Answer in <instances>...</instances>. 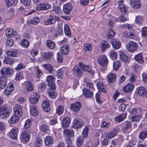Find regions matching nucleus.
<instances>
[{"mask_svg": "<svg viewBox=\"0 0 147 147\" xmlns=\"http://www.w3.org/2000/svg\"><path fill=\"white\" fill-rule=\"evenodd\" d=\"M46 79L49 87L48 88V94L50 98H55L57 95L55 92L56 86L54 83V77L53 76L49 75L47 76Z\"/></svg>", "mask_w": 147, "mask_h": 147, "instance_id": "obj_1", "label": "nucleus"}, {"mask_svg": "<svg viewBox=\"0 0 147 147\" xmlns=\"http://www.w3.org/2000/svg\"><path fill=\"white\" fill-rule=\"evenodd\" d=\"M11 111L6 104H4L0 106V118L6 119L8 118Z\"/></svg>", "mask_w": 147, "mask_h": 147, "instance_id": "obj_2", "label": "nucleus"}, {"mask_svg": "<svg viewBox=\"0 0 147 147\" xmlns=\"http://www.w3.org/2000/svg\"><path fill=\"white\" fill-rule=\"evenodd\" d=\"M1 75L5 78L9 77L11 75H12L14 73L13 70L11 68L2 67L0 71Z\"/></svg>", "mask_w": 147, "mask_h": 147, "instance_id": "obj_3", "label": "nucleus"}, {"mask_svg": "<svg viewBox=\"0 0 147 147\" xmlns=\"http://www.w3.org/2000/svg\"><path fill=\"white\" fill-rule=\"evenodd\" d=\"M126 47L128 50L131 53H133L138 49L137 43L134 41H129L127 44Z\"/></svg>", "mask_w": 147, "mask_h": 147, "instance_id": "obj_4", "label": "nucleus"}, {"mask_svg": "<svg viewBox=\"0 0 147 147\" xmlns=\"http://www.w3.org/2000/svg\"><path fill=\"white\" fill-rule=\"evenodd\" d=\"M40 96L36 92H32L30 95L29 98L30 102L33 104L37 103L40 98Z\"/></svg>", "mask_w": 147, "mask_h": 147, "instance_id": "obj_5", "label": "nucleus"}, {"mask_svg": "<svg viewBox=\"0 0 147 147\" xmlns=\"http://www.w3.org/2000/svg\"><path fill=\"white\" fill-rule=\"evenodd\" d=\"M84 122L81 119L76 118L74 120L72 127L74 128L77 129L80 128L84 125Z\"/></svg>", "mask_w": 147, "mask_h": 147, "instance_id": "obj_6", "label": "nucleus"}, {"mask_svg": "<svg viewBox=\"0 0 147 147\" xmlns=\"http://www.w3.org/2000/svg\"><path fill=\"white\" fill-rule=\"evenodd\" d=\"M51 5L47 3H42L38 4L36 6V9L38 10H47L51 8Z\"/></svg>", "mask_w": 147, "mask_h": 147, "instance_id": "obj_7", "label": "nucleus"}, {"mask_svg": "<svg viewBox=\"0 0 147 147\" xmlns=\"http://www.w3.org/2000/svg\"><path fill=\"white\" fill-rule=\"evenodd\" d=\"M30 138V136L28 132L23 131L20 134V139L21 141L23 143L28 142Z\"/></svg>", "mask_w": 147, "mask_h": 147, "instance_id": "obj_8", "label": "nucleus"}, {"mask_svg": "<svg viewBox=\"0 0 147 147\" xmlns=\"http://www.w3.org/2000/svg\"><path fill=\"white\" fill-rule=\"evenodd\" d=\"M136 91L138 95L143 97H147V90L143 86H140L137 88Z\"/></svg>", "mask_w": 147, "mask_h": 147, "instance_id": "obj_9", "label": "nucleus"}, {"mask_svg": "<svg viewBox=\"0 0 147 147\" xmlns=\"http://www.w3.org/2000/svg\"><path fill=\"white\" fill-rule=\"evenodd\" d=\"M97 61L100 65L105 66L107 64L108 60L106 56L102 55L97 59Z\"/></svg>", "mask_w": 147, "mask_h": 147, "instance_id": "obj_10", "label": "nucleus"}, {"mask_svg": "<svg viewBox=\"0 0 147 147\" xmlns=\"http://www.w3.org/2000/svg\"><path fill=\"white\" fill-rule=\"evenodd\" d=\"M72 72L74 75L77 78L80 77L82 75L81 68L78 65H76L73 68Z\"/></svg>", "mask_w": 147, "mask_h": 147, "instance_id": "obj_11", "label": "nucleus"}, {"mask_svg": "<svg viewBox=\"0 0 147 147\" xmlns=\"http://www.w3.org/2000/svg\"><path fill=\"white\" fill-rule=\"evenodd\" d=\"M81 106V103L79 101H77L75 103L71 104L70 108L71 110L73 112H77L79 111Z\"/></svg>", "mask_w": 147, "mask_h": 147, "instance_id": "obj_12", "label": "nucleus"}, {"mask_svg": "<svg viewBox=\"0 0 147 147\" xmlns=\"http://www.w3.org/2000/svg\"><path fill=\"white\" fill-rule=\"evenodd\" d=\"M99 47L102 51L104 52L106 49L110 47L109 42L105 40H102L99 45Z\"/></svg>", "mask_w": 147, "mask_h": 147, "instance_id": "obj_13", "label": "nucleus"}, {"mask_svg": "<svg viewBox=\"0 0 147 147\" xmlns=\"http://www.w3.org/2000/svg\"><path fill=\"white\" fill-rule=\"evenodd\" d=\"M110 42L113 48L115 50L119 49L121 45V42L118 39H113Z\"/></svg>", "mask_w": 147, "mask_h": 147, "instance_id": "obj_14", "label": "nucleus"}, {"mask_svg": "<svg viewBox=\"0 0 147 147\" xmlns=\"http://www.w3.org/2000/svg\"><path fill=\"white\" fill-rule=\"evenodd\" d=\"M14 114L21 117L22 114V109L21 106L19 105H16L13 108Z\"/></svg>", "mask_w": 147, "mask_h": 147, "instance_id": "obj_15", "label": "nucleus"}, {"mask_svg": "<svg viewBox=\"0 0 147 147\" xmlns=\"http://www.w3.org/2000/svg\"><path fill=\"white\" fill-rule=\"evenodd\" d=\"M134 88V85L131 83L128 84L122 88V91L124 93H128L131 92Z\"/></svg>", "mask_w": 147, "mask_h": 147, "instance_id": "obj_16", "label": "nucleus"}, {"mask_svg": "<svg viewBox=\"0 0 147 147\" xmlns=\"http://www.w3.org/2000/svg\"><path fill=\"white\" fill-rule=\"evenodd\" d=\"M14 89V86L13 84L12 83H9L5 90L4 92L6 95H9L13 91Z\"/></svg>", "mask_w": 147, "mask_h": 147, "instance_id": "obj_17", "label": "nucleus"}, {"mask_svg": "<svg viewBox=\"0 0 147 147\" xmlns=\"http://www.w3.org/2000/svg\"><path fill=\"white\" fill-rule=\"evenodd\" d=\"M63 134L64 137L67 138L73 137L74 134V132L73 130L65 129H64Z\"/></svg>", "mask_w": 147, "mask_h": 147, "instance_id": "obj_18", "label": "nucleus"}, {"mask_svg": "<svg viewBox=\"0 0 147 147\" xmlns=\"http://www.w3.org/2000/svg\"><path fill=\"white\" fill-rule=\"evenodd\" d=\"M72 9L71 4L69 3H67L63 5V10L64 13L66 14H69L70 13Z\"/></svg>", "mask_w": 147, "mask_h": 147, "instance_id": "obj_19", "label": "nucleus"}, {"mask_svg": "<svg viewBox=\"0 0 147 147\" xmlns=\"http://www.w3.org/2000/svg\"><path fill=\"white\" fill-rule=\"evenodd\" d=\"M25 88L27 91H32L34 90V85L32 83L29 81L24 82Z\"/></svg>", "mask_w": 147, "mask_h": 147, "instance_id": "obj_20", "label": "nucleus"}, {"mask_svg": "<svg viewBox=\"0 0 147 147\" xmlns=\"http://www.w3.org/2000/svg\"><path fill=\"white\" fill-rule=\"evenodd\" d=\"M18 130L17 128H13L10 131L9 136L10 138L13 140L17 139Z\"/></svg>", "mask_w": 147, "mask_h": 147, "instance_id": "obj_21", "label": "nucleus"}, {"mask_svg": "<svg viewBox=\"0 0 147 147\" xmlns=\"http://www.w3.org/2000/svg\"><path fill=\"white\" fill-rule=\"evenodd\" d=\"M117 133V130L116 128H113L111 132L109 133H107L105 135L106 138L109 139H111L115 137Z\"/></svg>", "mask_w": 147, "mask_h": 147, "instance_id": "obj_22", "label": "nucleus"}, {"mask_svg": "<svg viewBox=\"0 0 147 147\" xmlns=\"http://www.w3.org/2000/svg\"><path fill=\"white\" fill-rule=\"evenodd\" d=\"M134 59L139 63L142 64L144 62L143 55L142 53H140L135 55Z\"/></svg>", "mask_w": 147, "mask_h": 147, "instance_id": "obj_23", "label": "nucleus"}, {"mask_svg": "<svg viewBox=\"0 0 147 147\" xmlns=\"http://www.w3.org/2000/svg\"><path fill=\"white\" fill-rule=\"evenodd\" d=\"M15 60L14 58L9 57H5L3 60V63L6 64L10 65H12L15 62Z\"/></svg>", "mask_w": 147, "mask_h": 147, "instance_id": "obj_24", "label": "nucleus"}, {"mask_svg": "<svg viewBox=\"0 0 147 147\" xmlns=\"http://www.w3.org/2000/svg\"><path fill=\"white\" fill-rule=\"evenodd\" d=\"M82 91L83 94L85 97L87 98H92L93 96V93L88 89L84 88L82 90Z\"/></svg>", "mask_w": 147, "mask_h": 147, "instance_id": "obj_25", "label": "nucleus"}, {"mask_svg": "<svg viewBox=\"0 0 147 147\" xmlns=\"http://www.w3.org/2000/svg\"><path fill=\"white\" fill-rule=\"evenodd\" d=\"M123 126L122 127V130L124 131L131 128L132 124L128 121H125L123 123Z\"/></svg>", "mask_w": 147, "mask_h": 147, "instance_id": "obj_26", "label": "nucleus"}, {"mask_svg": "<svg viewBox=\"0 0 147 147\" xmlns=\"http://www.w3.org/2000/svg\"><path fill=\"white\" fill-rule=\"evenodd\" d=\"M42 105L43 110L47 112H48L50 110V107L49 102L47 100L43 101L42 103Z\"/></svg>", "mask_w": 147, "mask_h": 147, "instance_id": "obj_27", "label": "nucleus"}, {"mask_svg": "<svg viewBox=\"0 0 147 147\" xmlns=\"http://www.w3.org/2000/svg\"><path fill=\"white\" fill-rule=\"evenodd\" d=\"M107 79L108 82L109 83H114L116 79V75L113 74L111 73L107 76Z\"/></svg>", "mask_w": 147, "mask_h": 147, "instance_id": "obj_28", "label": "nucleus"}, {"mask_svg": "<svg viewBox=\"0 0 147 147\" xmlns=\"http://www.w3.org/2000/svg\"><path fill=\"white\" fill-rule=\"evenodd\" d=\"M123 36L125 38H129L131 39H134L136 37V35L134 32L127 31L123 33Z\"/></svg>", "mask_w": 147, "mask_h": 147, "instance_id": "obj_29", "label": "nucleus"}, {"mask_svg": "<svg viewBox=\"0 0 147 147\" xmlns=\"http://www.w3.org/2000/svg\"><path fill=\"white\" fill-rule=\"evenodd\" d=\"M131 4L132 6L135 9L139 8L141 6L139 0H131Z\"/></svg>", "mask_w": 147, "mask_h": 147, "instance_id": "obj_30", "label": "nucleus"}, {"mask_svg": "<svg viewBox=\"0 0 147 147\" xmlns=\"http://www.w3.org/2000/svg\"><path fill=\"white\" fill-rule=\"evenodd\" d=\"M7 79L4 77L0 76V89H3L7 84Z\"/></svg>", "mask_w": 147, "mask_h": 147, "instance_id": "obj_31", "label": "nucleus"}, {"mask_svg": "<svg viewBox=\"0 0 147 147\" xmlns=\"http://www.w3.org/2000/svg\"><path fill=\"white\" fill-rule=\"evenodd\" d=\"M70 123L69 118L66 117L64 118L61 123V125L62 127H68Z\"/></svg>", "mask_w": 147, "mask_h": 147, "instance_id": "obj_32", "label": "nucleus"}, {"mask_svg": "<svg viewBox=\"0 0 147 147\" xmlns=\"http://www.w3.org/2000/svg\"><path fill=\"white\" fill-rule=\"evenodd\" d=\"M84 138L82 136L78 137L76 140V144L78 147H82L83 144Z\"/></svg>", "mask_w": 147, "mask_h": 147, "instance_id": "obj_33", "label": "nucleus"}, {"mask_svg": "<svg viewBox=\"0 0 147 147\" xmlns=\"http://www.w3.org/2000/svg\"><path fill=\"white\" fill-rule=\"evenodd\" d=\"M69 46L68 45L63 46L61 49V53L65 55H68L69 51Z\"/></svg>", "mask_w": 147, "mask_h": 147, "instance_id": "obj_34", "label": "nucleus"}, {"mask_svg": "<svg viewBox=\"0 0 147 147\" xmlns=\"http://www.w3.org/2000/svg\"><path fill=\"white\" fill-rule=\"evenodd\" d=\"M20 117L14 114L9 119L8 122L10 124H14L15 123L19 121Z\"/></svg>", "mask_w": 147, "mask_h": 147, "instance_id": "obj_35", "label": "nucleus"}, {"mask_svg": "<svg viewBox=\"0 0 147 147\" xmlns=\"http://www.w3.org/2000/svg\"><path fill=\"white\" fill-rule=\"evenodd\" d=\"M30 112L32 115L33 116H37L38 114V111L37 108L34 105L30 106Z\"/></svg>", "mask_w": 147, "mask_h": 147, "instance_id": "obj_36", "label": "nucleus"}, {"mask_svg": "<svg viewBox=\"0 0 147 147\" xmlns=\"http://www.w3.org/2000/svg\"><path fill=\"white\" fill-rule=\"evenodd\" d=\"M36 140L34 143V147H42V141L41 138L37 137L36 138Z\"/></svg>", "mask_w": 147, "mask_h": 147, "instance_id": "obj_37", "label": "nucleus"}, {"mask_svg": "<svg viewBox=\"0 0 147 147\" xmlns=\"http://www.w3.org/2000/svg\"><path fill=\"white\" fill-rule=\"evenodd\" d=\"M45 143L46 145L50 146L54 143L53 139L51 137L47 136L45 139Z\"/></svg>", "mask_w": 147, "mask_h": 147, "instance_id": "obj_38", "label": "nucleus"}, {"mask_svg": "<svg viewBox=\"0 0 147 147\" xmlns=\"http://www.w3.org/2000/svg\"><path fill=\"white\" fill-rule=\"evenodd\" d=\"M83 50L85 52L91 51L92 46L90 43H85L83 44Z\"/></svg>", "mask_w": 147, "mask_h": 147, "instance_id": "obj_39", "label": "nucleus"}, {"mask_svg": "<svg viewBox=\"0 0 147 147\" xmlns=\"http://www.w3.org/2000/svg\"><path fill=\"white\" fill-rule=\"evenodd\" d=\"M18 52L17 50L7 51H6V54L8 56L13 57H16Z\"/></svg>", "mask_w": 147, "mask_h": 147, "instance_id": "obj_40", "label": "nucleus"}, {"mask_svg": "<svg viewBox=\"0 0 147 147\" xmlns=\"http://www.w3.org/2000/svg\"><path fill=\"white\" fill-rule=\"evenodd\" d=\"M97 85L98 88L100 91L104 93H106V91L105 88V86L102 82H97Z\"/></svg>", "mask_w": 147, "mask_h": 147, "instance_id": "obj_41", "label": "nucleus"}, {"mask_svg": "<svg viewBox=\"0 0 147 147\" xmlns=\"http://www.w3.org/2000/svg\"><path fill=\"white\" fill-rule=\"evenodd\" d=\"M53 56V55L52 53L51 52L44 53L42 55L43 58L47 60H50L51 59V57Z\"/></svg>", "mask_w": 147, "mask_h": 147, "instance_id": "obj_42", "label": "nucleus"}, {"mask_svg": "<svg viewBox=\"0 0 147 147\" xmlns=\"http://www.w3.org/2000/svg\"><path fill=\"white\" fill-rule=\"evenodd\" d=\"M120 59L125 62L127 63L128 62V59L129 58L126 54L123 52H121L119 53Z\"/></svg>", "mask_w": 147, "mask_h": 147, "instance_id": "obj_43", "label": "nucleus"}, {"mask_svg": "<svg viewBox=\"0 0 147 147\" xmlns=\"http://www.w3.org/2000/svg\"><path fill=\"white\" fill-rule=\"evenodd\" d=\"M121 63L119 61L116 60L113 62V69L114 71H117L121 66Z\"/></svg>", "mask_w": 147, "mask_h": 147, "instance_id": "obj_44", "label": "nucleus"}, {"mask_svg": "<svg viewBox=\"0 0 147 147\" xmlns=\"http://www.w3.org/2000/svg\"><path fill=\"white\" fill-rule=\"evenodd\" d=\"M40 130L43 132L48 134L50 132L48 126L45 124H43L40 127Z\"/></svg>", "mask_w": 147, "mask_h": 147, "instance_id": "obj_45", "label": "nucleus"}, {"mask_svg": "<svg viewBox=\"0 0 147 147\" xmlns=\"http://www.w3.org/2000/svg\"><path fill=\"white\" fill-rule=\"evenodd\" d=\"M129 112L131 114L137 115H139V114L141 112V109L140 108H134L130 110Z\"/></svg>", "mask_w": 147, "mask_h": 147, "instance_id": "obj_46", "label": "nucleus"}, {"mask_svg": "<svg viewBox=\"0 0 147 147\" xmlns=\"http://www.w3.org/2000/svg\"><path fill=\"white\" fill-rule=\"evenodd\" d=\"M79 66L82 68L83 71L86 72H87L88 70L90 69L91 67L88 65H85L82 62H80L79 63Z\"/></svg>", "mask_w": 147, "mask_h": 147, "instance_id": "obj_47", "label": "nucleus"}, {"mask_svg": "<svg viewBox=\"0 0 147 147\" xmlns=\"http://www.w3.org/2000/svg\"><path fill=\"white\" fill-rule=\"evenodd\" d=\"M147 137V131H144L140 132L139 134L138 138L141 140H144Z\"/></svg>", "mask_w": 147, "mask_h": 147, "instance_id": "obj_48", "label": "nucleus"}, {"mask_svg": "<svg viewBox=\"0 0 147 147\" xmlns=\"http://www.w3.org/2000/svg\"><path fill=\"white\" fill-rule=\"evenodd\" d=\"M109 55L112 59L115 60L117 58V54L115 51L111 50L110 51Z\"/></svg>", "mask_w": 147, "mask_h": 147, "instance_id": "obj_49", "label": "nucleus"}, {"mask_svg": "<svg viewBox=\"0 0 147 147\" xmlns=\"http://www.w3.org/2000/svg\"><path fill=\"white\" fill-rule=\"evenodd\" d=\"M89 128L88 126H86L83 129L82 132V137L84 138H87L88 136Z\"/></svg>", "mask_w": 147, "mask_h": 147, "instance_id": "obj_50", "label": "nucleus"}, {"mask_svg": "<svg viewBox=\"0 0 147 147\" xmlns=\"http://www.w3.org/2000/svg\"><path fill=\"white\" fill-rule=\"evenodd\" d=\"M126 117L127 115L125 114H120L115 117V120L118 122H120L122 121Z\"/></svg>", "mask_w": 147, "mask_h": 147, "instance_id": "obj_51", "label": "nucleus"}, {"mask_svg": "<svg viewBox=\"0 0 147 147\" xmlns=\"http://www.w3.org/2000/svg\"><path fill=\"white\" fill-rule=\"evenodd\" d=\"M64 30L65 35L68 36L71 35V32L69 26L67 24H65L64 26Z\"/></svg>", "mask_w": 147, "mask_h": 147, "instance_id": "obj_52", "label": "nucleus"}, {"mask_svg": "<svg viewBox=\"0 0 147 147\" xmlns=\"http://www.w3.org/2000/svg\"><path fill=\"white\" fill-rule=\"evenodd\" d=\"M118 8L123 13H125L127 12V7L123 4H119Z\"/></svg>", "mask_w": 147, "mask_h": 147, "instance_id": "obj_53", "label": "nucleus"}, {"mask_svg": "<svg viewBox=\"0 0 147 147\" xmlns=\"http://www.w3.org/2000/svg\"><path fill=\"white\" fill-rule=\"evenodd\" d=\"M43 67L48 70L50 73H52L53 71V68L50 64H45L43 65Z\"/></svg>", "mask_w": 147, "mask_h": 147, "instance_id": "obj_54", "label": "nucleus"}, {"mask_svg": "<svg viewBox=\"0 0 147 147\" xmlns=\"http://www.w3.org/2000/svg\"><path fill=\"white\" fill-rule=\"evenodd\" d=\"M115 33L114 30L111 29H109L107 34L108 39H112L114 37Z\"/></svg>", "mask_w": 147, "mask_h": 147, "instance_id": "obj_55", "label": "nucleus"}, {"mask_svg": "<svg viewBox=\"0 0 147 147\" xmlns=\"http://www.w3.org/2000/svg\"><path fill=\"white\" fill-rule=\"evenodd\" d=\"M47 45L49 49H53L55 47V43L51 40H48L47 41Z\"/></svg>", "mask_w": 147, "mask_h": 147, "instance_id": "obj_56", "label": "nucleus"}, {"mask_svg": "<svg viewBox=\"0 0 147 147\" xmlns=\"http://www.w3.org/2000/svg\"><path fill=\"white\" fill-rule=\"evenodd\" d=\"M141 118V115H137L134 116H132L131 117V121L133 122H138L140 121Z\"/></svg>", "mask_w": 147, "mask_h": 147, "instance_id": "obj_57", "label": "nucleus"}, {"mask_svg": "<svg viewBox=\"0 0 147 147\" xmlns=\"http://www.w3.org/2000/svg\"><path fill=\"white\" fill-rule=\"evenodd\" d=\"M13 30L11 28H7L5 31V34L6 36L9 37L12 36Z\"/></svg>", "mask_w": 147, "mask_h": 147, "instance_id": "obj_58", "label": "nucleus"}, {"mask_svg": "<svg viewBox=\"0 0 147 147\" xmlns=\"http://www.w3.org/2000/svg\"><path fill=\"white\" fill-rule=\"evenodd\" d=\"M20 43L22 46L25 48H27L30 45L29 42L27 40L25 39H22Z\"/></svg>", "mask_w": 147, "mask_h": 147, "instance_id": "obj_59", "label": "nucleus"}, {"mask_svg": "<svg viewBox=\"0 0 147 147\" xmlns=\"http://www.w3.org/2000/svg\"><path fill=\"white\" fill-rule=\"evenodd\" d=\"M142 30V36L145 38H147V26L143 27Z\"/></svg>", "mask_w": 147, "mask_h": 147, "instance_id": "obj_60", "label": "nucleus"}, {"mask_svg": "<svg viewBox=\"0 0 147 147\" xmlns=\"http://www.w3.org/2000/svg\"><path fill=\"white\" fill-rule=\"evenodd\" d=\"M55 31V36H57V34L61 35L63 34V29L62 28L59 26L56 28Z\"/></svg>", "mask_w": 147, "mask_h": 147, "instance_id": "obj_61", "label": "nucleus"}, {"mask_svg": "<svg viewBox=\"0 0 147 147\" xmlns=\"http://www.w3.org/2000/svg\"><path fill=\"white\" fill-rule=\"evenodd\" d=\"M40 21V19H33V20H30L27 22V24L28 25L31 24L36 25Z\"/></svg>", "mask_w": 147, "mask_h": 147, "instance_id": "obj_62", "label": "nucleus"}, {"mask_svg": "<svg viewBox=\"0 0 147 147\" xmlns=\"http://www.w3.org/2000/svg\"><path fill=\"white\" fill-rule=\"evenodd\" d=\"M64 111V107L62 105L59 106L57 108L56 113L59 115H61L62 114Z\"/></svg>", "mask_w": 147, "mask_h": 147, "instance_id": "obj_63", "label": "nucleus"}, {"mask_svg": "<svg viewBox=\"0 0 147 147\" xmlns=\"http://www.w3.org/2000/svg\"><path fill=\"white\" fill-rule=\"evenodd\" d=\"M46 85L45 83H41L39 85L38 90L39 91H44L46 88Z\"/></svg>", "mask_w": 147, "mask_h": 147, "instance_id": "obj_64", "label": "nucleus"}]
</instances>
